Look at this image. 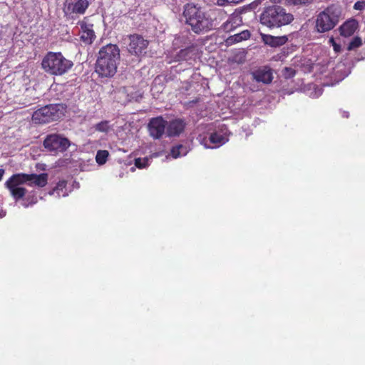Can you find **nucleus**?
I'll return each instance as SVG.
<instances>
[{"label":"nucleus","instance_id":"9","mask_svg":"<svg viewBox=\"0 0 365 365\" xmlns=\"http://www.w3.org/2000/svg\"><path fill=\"white\" fill-rule=\"evenodd\" d=\"M44 147L49 151L62 153L71 145L70 140L58 134H51L46 137L43 141Z\"/></svg>","mask_w":365,"mask_h":365},{"label":"nucleus","instance_id":"30","mask_svg":"<svg viewBox=\"0 0 365 365\" xmlns=\"http://www.w3.org/2000/svg\"><path fill=\"white\" fill-rule=\"evenodd\" d=\"M354 8L356 10H363L365 8V2L359 1L354 4Z\"/></svg>","mask_w":365,"mask_h":365},{"label":"nucleus","instance_id":"23","mask_svg":"<svg viewBox=\"0 0 365 365\" xmlns=\"http://www.w3.org/2000/svg\"><path fill=\"white\" fill-rule=\"evenodd\" d=\"M108 155H109V153L108 150H98L96 155V163L100 165L105 164L107 161Z\"/></svg>","mask_w":365,"mask_h":365},{"label":"nucleus","instance_id":"34","mask_svg":"<svg viewBox=\"0 0 365 365\" xmlns=\"http://www.w3.org/2000/svg\"><path fill=\"white\" fill-rule=\"evenodd\" d=\"M343 116L345 117V118H348L349 117V113L346 112V111H344L343 112Z\"/></svg>","mask_w":365,"mask_h":365},{"label":"nucleus","instance_id":"32","mask_svg":"<svg viewBox=\"0 0 365 365\" xmlns=\"http://www.w3.org/2000/svg\"><path fill=\"white\" fill-rule=\"evenodd\" d=\"M5 215H6V212L4 211L3 210H0V218L4 217Z\"/></svg>","mask_w":365,"mask_h":365},{"label":"nucleus","instance_id":"29","mask_svg":"<svg viewBox=\"0 0 365 365\" xmlns=\"http://www.w3.org/2000/svg\"><path fill=\"white\" fill-rule=\"evenodd\" d=\"M309 0H285V2L288 4H304L307 3Z\"/></svg>","mask_w":365,"mask_h":365},{"label":"nucleus","instance_id":"17","mask_svg":"<svg viewBox=\"0 0 365 365\" xmlns=\"http://www.w3.org/2000/svg\"><path fill=\"white\" fill-rule=\"evenodd\" d=\"M358 28V22L355 19H349L339 27L340 34L343 36H351Z\"/></svg>","mask_w":365,"mask_h":365},{"label":"nucleus","instance_id":"33","mask_svg":"<svg viewBox=\"0 0 365 365\" xmlns=\"http://www.w3.org/2000/svg\"><path fill=\"white\" fill-rule=\"evenodd\" d=\"M4 169H0V181L2 179V178L4 176Z\"/></svg>","mask_w":365,"mask_h":365},{"label":"nucleus","instance_id":"35","mask_svg":"<svg viewBox=\"0 0 365 365\" xmlns=\"http://www.w3.org/2000/svg\"><path fill=\"white\" fill-rule=\"evenodd\" d=\"M334 50L335 51H338V48H339L337 45L334 44Z\"/></svg>","mask_w":365,"mask_h":365},{"label":"nucleus","instance_id":"27","mask_svg":"<svg viewBox=\"0 0 365 365\" xmlns=\"http://www.w3.org/2000/svg\"><path fill=\"white\" fill-rule=\"evenodd\" d=\"M295 75V71L292 68L286 67L284 70V76L287 78L293 77Z\"/></svg>","mask_w":365,"mask_h":365},{"label":"nucleus","instance_id":"13","mask_svg":"<svg viewBox=\"0 0 365 365\" xmlns=\"http://www.w3.org/2000/svg\"><path fill=\"white\" fill-rule=\"evenodd\" d=\"M79 24L81 30V40L86 44H91L96 38L93 24H88L83 21H80Z\"/></svg>","mask_w":365,"mask_h":365},{"label":"nucleus","instance_id":"18","mask_svg":"<svg viewBox=\"0 0 365 365\" xmlns=\"http://www.w3.org/2000/svg\"><path fill=\"white\" fill-rule=\"evenodd\" d=\"M250 37V32L248 30H244L240 33L235 34L232 36H229L226 39V43L227 45H232L235 43L241 42L248 39Z\"/></svg>","mask_w":365,"mask_h":365},{"label":"nucleus","instance_id":"11","mask_svg":"<svg viewBox=\"0 0 365 365\" xmlns=\"http://www.w3.org/2000/svg\"><path fill=\"white\" fill-rule=\"evenodd\" d=\"M125 41H128V51L132 54L138 56L145 52L148 45V41L144 39L141 36L134 34L127 36L124 38Z\"/></svg>","mask_w":365,"mask_h":365},{"label":"nucleus","instance_id":"10","mask_svg":"<svg viewBox=\"0 0 365 365\" xmlns=\"http://www.w3.org/2000/svg\"><path fill=\"white\" fill-rule=\"evenodd\" d=\"M197 139L206 148H216L227 143L228 136L227 132L221 130L212 133L208 140L202 135H199Z\"/></svg>","mask_w":365,"mask_h":365},{"label":"nucleus","instance_id":"21","mask_svg":"<svg viewBox=\"0 0 365 365\" xmlns=\"http://www.w3.org/2000/svg\"><path fill=\"white\" fill-rule=\"evenodd\" d=\"M187 153V148L182 145H178L171 149V155L173 158L185 156Z\"/></svg>","mask_w":365,"mask_h":365},{"label":"nucleus","instance_id":"7","mask_svg":"<svg viewBox=\"0 0 365 365\" xmlns=\"http://www.w3.org/2000/svg\"><path fill=\"white\" fill-rule=\"evenodd\" d=\"M66 109V106L63 103L47 105L34 112L32 120L38 124L57 120L64 115Z\"/></svg>","mask_w":365,"mask_h":365},{"label":"nucleus","instance_id":"31","mask_svg":"<svg viewBox=\"0 0 365 365\" xmlns=\"http://www.w3.org/2000/svg\"><path fill=\"white\" fill-rule=\"evenodd\" d=\"M188 53V49L181 50L180 52V56L184 57Z\"/></svg>","mask_w":365,"mask_h":365},{"label":"nucleus","instance_id":"6","mask_svg":"<svg viewBox=\"0 0 365 365\" xmlns=\"http://www.w3.org/2000/svg\"><path fill=\"white\" fill-rule=\"evenodd\" d=\"M341 13L340 8L335 5H331L321 11L316 19L317 31L324 33L334 29L339 21Z\"/></svg>","mask_w":365,"mask_h":365},{"label":"nucleus","instance_id":"28","mask_svg":"<svg viewBox=\"0 0 365 365\" xmlns=\"http://www.w3.org/2000/svg\"><path fill=\"white\" fill-rule=\"evenodd\" d=\"M243 0H217V4L219 6H224L225 3L228 4H238Z\"/></svg>","mask_w":365,"mask_h":365},{"label":"nucleus","instance_id":"25","mask_svg":"<svg viewBox=\"0 0 365 365\" xmlns=\"http://www.w3.org/2000/svg\"><path fill=\"white\" fill-rule=\"evenodd\" d=\"M362 44V40L360 37H354L348 46V50L351 51L361 46Z\"/></svg>","mask_w":365,"mask_h":365},{"label":"nucleus","instance_id":"1","mask_svg":"<svg viewBox=\"0 0 365 365\" xmlns=\"http://www.w3.org/2000/svg\"><path fill=\"white\" fill-rule=\"evenodd\" d=\"M182 15L185 24L197 34L207 32L215 26L211 13L194 4H185Z\"/></svg>","mask_w":365,"mask_h":365},{"label":"nucleus","instance_id":"3","mask_svg":"<svg viewBox=\"0 0 365 365\" xmlns=\"http://www.w3.org/2000/svg\"><path fill=\"white\" fill-rule=\"evenodd\" d=\"M120 61V50L115 44L103 46L96 64V72L101 77H112L117 71Z\"/></svg>","mask_w":365,"mask_h":365},{"label":"nucleus","instance_id":"16","mask_svg":"<svg viewBox=\"0 0 365 365\" xmlns=\"http://www.w3.org/2000/svg\"><path fill=\"white\" fill-rule=\"evenodd\" d=\"M167 133L169 136L179 135L185 128V123L180 119H175L167 123Z\"/></svg>","mask_w":365,"mask_h":365},{"label":"nucleus","instance_id":"12","mask_svg":"<svg viewBox=\"0 0 365 365\" xmlns=\"http://www.w3.org/2000/svg\"><path fill=\"white\" fill-rule=\"evenodd\" d=\"M167 121L162 117L152 118L148 125L149 133L155 139H158L165 133Z\"/></svg>","mask_w":365,"mask_h":365},{"label":"nucleus","instance_id":"26","mask_svg":"<svg viewBox=\"0 0 365 365\" xmlns=\"http://www.w3.org/2000/svg\"><path fill=\"white\" fill-rule=\"evenodd\" d=\"M96 130L100 132H108L110 130L109 122L105 120L98 123L96 125Z\"/></svg>","mask_w":365,"mask_h":365},{"label":"nucleus","instance_id":"19","mask_svg":"<svg viewBox=\"0 0 365 365\" xmlns=\"http://www.w3.org/2000/svg\"><path fill=\"white\" fill-rule=\"evenodd\" d=\"M242 23L241 19L237 16H230L229 19L222 25V29L226 32H230L235 29L238 27Z\"/></svg>","mask_w":365,"mask_h":365},{"label":"nucleus","instance_id":"20","mask_svg":"<svg viewBox=\"0 0 365 365\" xmlns=\"http://www.w3.org/2000/svg\"><path fill=\"white\" fill-rule=\"evenodd\" d=\"M66 182L65 180L59 181L56 186L49 192V195H56L57 197H66L68 195L67 192L65 190Z\"/></svg>","mask_w":365,"mask_h":365},{"label":"nucleus","instance_id":"2","mask_svg":"<svg viewBox=\"0 0 365 365\" xmlns=\"http://www.w3.org/2000/svg\"><path fill=\"white\" fill-rule=\"evenodd\" d=\"M48 182V174H24L19 173L12 175L5 182L6 187L9 190L11 195L16 201L21 200L26 193V190L22 185L26 183L29 186L36 185L39 187H44Z\"/></svg>","mask_w":365,"mask_h":365},{"label":"nucleus","instance_id":"24","mask_svg":"<svg viewBox=\"0 0 365 365\" xmlns=\"http://www.w3.org/2000/svg\"><path fill=\"white\" fill-rule=\"evenodd\" d=\"M149 160H150V158L148 157H145L143 158H136L135 160V165L140 169L145 168L147 166H148Z\"/></svg>","mask_w":365,"mask_h":365},{"label":"nucleus","instance_id":"14","mask_svg":"<svg viewBox=\"0 0 365 365\" xmlns=\"http://www.w3.org/2000/svg\"><path fill=\"white\" fill-rule=\"evenodd\" d=\"M261 38L264 44L274 48L283 46L288 41L287 36H274L263 34H261Z\"/></svg>","mask_w":365,"mask_h":365},{"label":"nucleus","instance_id":"22","mask_svg":"<svg viewBox=\"0 0 365 365\" xmlns=\"http://www.w3.org/2000/svg\"><path fill=\"white\" fill-rule=\"evenodd\" d=\"M21 199V205L25 208H27L29 206H32L38 202V199L34 191H31L26 197H22Z\"/></svg>","mask_w":365,"mask_h":365},{"label":"nucleus","instance_id":"5","mask_svg":"<svg viewBox=\"0 0 365 365\" xmlns=\"http://www.w3.org/2000/svg\"><path fill=\"white\" fill-rule=\"evenodd\" d=\"M73 65V62L66 59L60 52L47 53L41 62L43 69L48 73L55 76L66 73Z\"/></svg>","mask_w":365,"mask_h":365},{"label":"nucleus","instance_id":"8","mask_svg":"<svg viewBox=\"0 0 365 365\" xmlns=\"http://www.w3.org/2000/svg\"><path fill=\"white\" fill-rule=\"evenodd\" d=\"M89 6L88 0H65L63 6L64 16L68 19H75L85 14Z\"/></svg>","mask_w":365,"mask_h":365},{"label":"nucleus","instance_id":"4","mask_svg":"<svg viewBox=\"0 0 365 365\" xmlns=\"http://www.w3.org/2000/svg\"><path fill=\"white\" fill-rule=\"evenodd\" d=\"M293 20V15L287 13L279 6H267L259 16L260 23L269 29L279 28L289 24Z\"/></svg>","mask_w":365,"mask_h":365},{"label":"nucleus","instance_id":"15","mask_svg":"<svg viewBox=\"0 0 365 365\" xmlns=\"http://www.w3.org/2000/svg\"><path fill=\"white\" fill-rule=\"evenodd\" d=\"M253 78L257 82L268 84L272 82L273 76L270 69L259 68L252 73Z\"/></svg>","mask_w":365,"mask_h":365}]
</instances>
